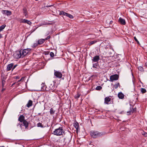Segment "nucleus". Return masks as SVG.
Instances as JSON below:
<instances>
[{
    "mask_svg": "<svg viewBox=\"0 0 147 147\" xmlns=\"http://www.w3.org/2000/svg\"><path fill=\"white\" fill-rule=\"evenodd\" d=\"M105 134L106 133L103 132H100L95 131H92L90 132V135L91 136L94 138H96Z\"/></svg>",
    "mask_w": 147,
    "mask_h": 147,
    "instance_id": "f257e3e1",
    "label": "nucleus"
},
{
    "mask_svg": "<svg viewBox=\"0 0 147 147\" xmlns=\"http://www.w3.org/2000/svg\"><path fill=\"white\" fill-rule=\"evenodd\" d=\"M65 133V131L62 127H59L55 129L53 132V134L57 136H60Z\"/></svg>",
    "mask_w": 147,
    "mask_h": 147,
    "instance_id": "f03ea898",
    "label": "nucleus"
},
{
    "mask_svg": "<svg viewBox=\"0 0 147 147\" xmlns=\"http://www.w3.org/2000/svg\"><path fill=\"white\" fill-rule=\"evenodd\" d=\"M24 116L23 115H21L19 117L18 120L21 123H23L24 125L25 126V128L26 129L28 127V123L27 121L25 120H24Z\"/></svg>",
    "mask_w": 147,
    "mask_h": 147,
    "instance_id": "7ed1b4c3",
    "label": "nucleus"
},
{
    "mask_svg": "<svg viewBox=\"0 0 147 147\" xmlns=\"http://www.w3.org/2000/svg\"><path fill=\"white\" fill-rule=\"evenodd\" d=\"M31 50V49H26L23 50H20V51L22 55V58L27 55Z\"/></svg>",
    "mask_w": 147,
    "mask_h": 147,
    "instance_id": "20e7f679",
    "label": "nucleus"
},
{
    "mask_svg": "<svg viewBox=\"0 0 147 147\" xmlns=\"http://www.w3.org/2000/svg\"><path fill=\"white\" fill-rule=\"evenodd\" d=\"M119 76L118 75L115 74L111 76L110 78V81L111 82L117 80L118 79Z\"/></svg>",
    "mask_w": 147,
    "mask_h": 147,
    "instance_id": "39448f33",
    "label": "nucleus"
},
{
    "mask_svg": "<svg viewBox=\"0 0 147 147\" xmlns=\"http://www.w3.org/2000/svg\"><path fill=\"white\" fill-rule=\"evenodd\" d=\"M14 57L16 59H18L20 58H22V55L20 51H17L15 52L13 54Z\"/></svg>",
    "mask_w": 147,
    "mask_h": 147,
    "instance_id": "423d86ee",
    "label": "nucleus"
},
{
    "mask_svg": "<svg viewBox=\"0 0 147 147\" xmlns=\"http://www.w3.org/2000/svg\"><path fill=\"white\" fill-rule=\"evenodd\" d=\"M54 74L56 77L59 78H61L62 76V74L61 72L55 70H54Z\"/></svg>",
    "mask_w": 147,
    "mask_h": 147,
    "instance_id": "0eeeda50",
    "label": "nucleus"
},
{
    "mask_svg": "<svg viewBox=\"0 0 147 147\" xmlns=\"http://www.w3.org/2000/svg\"><path fill=\"white\" fill-rule=\"evenodd\" d=\"M20 22L22 23H27L29 25H31L32 23L31 22L25 19H21L20 20Z\"/></svg>",
    "mask_w": 147,
    "mask_h": 147,
    "instance_id": "6e6552de",
    "label": "nucleus"
},
{
    "mask_svg": "<svg viewBox=\"0 0 147 147\" xmlns=\"http://www.w3.org/2000/svg\"><path fill=\"white\" fill-rule=\"evenodd\" d=\"M1 12L3 14L6 15L7 16H9L11 14V11L9 10H2Z\"/></svg>",
    "mask_w": 147,
    "mask_h": 147,
    "instance_id": "1a4fd4ad",
    "label": "nucleus"
},
{
    "mask_svg": "<svg viewBox=\"0 0 147 147\" xmlns=\"http://www.w3.org/2000/svg\"><path fill=\"white\" fill-rule=\"evenodd\" d=\"M49 90H52V92H53L54 91L56 87L54 86V82L53 84H50L49 85Z\"/></svg>",
    "mask_w": 147,
    "mask_h": 147,
    "instance_id": "9d476101",
    "label": "nucleus"
},
{
    "mask_svg": "<svg viewBox=\"0 0 147 147\" xmlns=\"http://www.w3.org/2000/svg\"><path fill=\"white\" fill-rule=\"evenodd\" d=\"M119 22L121 24L125 25L126 24V22L125 19L121 18H119Z\"/></svg>",
    "mask_w": 147,
    "mask_h": 147,
    "instance_id": "9b49d317",
    "label": "nucleus"
},
{
    "mask_svg": "<svg viewBox=\"0 0 147 147\" xmlns=\"http://www.w3.org/2000/svg\"><path fill=\"white\" fill-rule=\"evenodd\" d=\"M13 65V63H11L9 64L7 66V71H9L10 70L11 68H12Z\"/></svg>",
    "mask_w": 147,
    "mask_h": 147,
    "instance_id": "f8f14e48",
    "label": "nucleus"
},
{
    "mask_svg": "<svg viewBox=\"0 0 147 147\" xmlns=\"http://www.w3.org/2000/svg\"><path fill=\"white\" fill-rule=\"evenodd\" d=\"M100 59V57L99 56H96L93 57L92 60L93 62H97Z\"/></svg>",
    "mask_w": 147,
    "mask_h": 147,
    "instance_id": "ddd939ff",
    "label": "nucleus"
},
{
    "mask_svg": "<svg viewBox=\"0 0 147 147\" xmlns=\"http://www.w3.org/2000/svg\"><path fill=\"white\" fill-rule=\"evenodd\" d=\"M111 98L109 97H106L105 99V103L106 104H109V102H110Z\"/></svg>",
    "mask_w": 147,
    "mask_h": 147,
    "instance_id": "4468645a",
    "label": "nucleus"
},
{
    "mask_svg": "<svg viewBox=\"0 0 147 147\" xmlns=\"http://www.w3.org/2000/svg\"><path fill=\"white\" fill-rule=\"evenodd\" d=\"M23 13L24 15L26 17V18H27L28 17V15L27 14V10L26 8H24L23 9Z\"/></svg>",
    "mask_w": 147,
    "mask_h": 147,
    "instance_id": "2eb2a0df",
    "label": "nucleus"
},
{
    "mask_svg": "<svg viewBox=\"0 0 147 147\" xmlns=\"http://www.w3.org/2000/svg\"><path fill=\"white\" fill-rule=\"evenodd\" d=\"M118 97L120 99H123L124 97V94L122 92H119L118 94Z\"/></svg>",
    "mask_w": 147,
    "mask_h": 147,
    "instance_id": "dca6fc26",
    "label": "nucleus"
},
{
    "mask_svg": "<svg viewBox=\"0 0 147 147\" xmlns=\"http://www.w3.org/2000/svg\"><path fill=\"white\" fill-rule=\"evenodd\" d=\"M32 101L30 100H29L28 103L26 105L27 107L28 108L32 106Z\"/></svg>",
    "mask_w": 147,
    "mask_h": 147,
    "instance_id": "f3484780",
    "label": "nucleus"
},
{
    "mask_svg": "<svg viewBox=\"0 0 147 147\" xmlns=\"http://www.w3.org/2000/svg\"><path fill=\"white\" fill-rule=\"evenodd\" d=\"M38 45H41L45 42L44 39H40L39 40L37 41Z\"/></svg>",
    "mask_w": 147,
    "mask_h": 147,
    "instance_id": "a211bd4d",
    "label": "nucleus"
},
{
    "mask_svg": "<svg viewBox=\"0 0 147 147\" xmlns=\"http://www.w3.org/2000/svg\"><path fill=\"white\" fill-rule=\"evenodd\" d=\"M18 126H19L22 129H24V127H25V126L24 125L23 122L22 123H19L18 125Z\"/></svg>",
    "mask_w": 147,
    "mask_h": 147,
    "instance_id": "6ab92c4d",
    "label": "nucleus"
},
{
    "mask_svg": "<svg viewBox=\"0 0 147 147\" xmlns=\"http://www.w3.org/2000/svg\"><path fill=\"white\" fill-rule=\"evenodd\" d=\"M38 45L37 41L34 42L31 46L32 48H34L36 47Z\"/></svg>",
    "mask_w": 147,
    "mask_h": 147,
    "instance_id": "aec40b11",
    "label": "nucleus"
},
{
    "mask_svg": "<svg viewBox=\"0 0 147 147\" xmlns=\"http://www.w3.org/2000/svg\"><path fill=\"white\" fill-rule=\"evenodd\" d=\"M50 112L51 115H53L54 114L55 112V110H54L52 108H51L50 110Z\"/></svg>",
    "mask_w": 147,
    "mask_h": 147,
    "instance_id": "412c9836",
    "label": "nucleus"
},
{
    "mask_svg": "<svg viewBox=\"0 0 147 147\" xmlns=\"http://www.w3.org/2000/svg\"><path fill=\"white\" fill-rule=\"evenodd\" d=\"M113 86L115 89H117L120 86V84L119 82H118L117 83L115 84Z\"/></svg>",
    "mask_w": 147,
    "mask_h": 147,
    "instance_id": "4be33fe9",
    "label": "nucleus"
},
{
    "mask_svg": "<svg viewBox=\"0 0 147 147\" xmlns=\"http://www.w3.org/2000/svg\"><path fill=\"white\" fill-rule=\"evenodd\" d=\"M140 91L142 94H144L146 93V89L143 88H141L140 89Z\"/></svg>",
    "mask_w": 147,
    "mask_h": 147,
    "instance_id": "5701e85b",
    "label": "nucleus"
},
{
    "mask_svg": "<svg viewBox=\"0 0 147 147\" xmlns=\"http://www.w3.org/2000/svg\"><path fill=\"white\" fill-rule=\"evenodd\" d=\"M97 41L96 40H94V41H92L90 42V43H89L88 44L89 45H91L93 44H94L96 43L97 42Z\"/></svg>",
    "mask_w": 147,
    "mask_h": 147,
    "instance_id": "b1692460",
    "label": "nucleus"
},
{
    "mask_svg": "<svg viewBox=\"0 0 147 147\" xmlns=\"http://www.w3.org/2000/svg\"><path fill=\"white\" fill-rule=\"evenodd\" d=\"M138 69L140 71L143 72L144 71V69L143 67L141 66H140L138 67Z\"/></svg>",
    "mask_w": 147,
    "mask_h": 147,
    "instance_id": "393cba45",
    "label": "nucleus"
},
{
    "mask_svg": "<svg viewBox=\"0 0 147 147\" xmlns=\"http://www.w3.org/2000/svg\"><path fill=\"white\" fill-rule=\"evenodd\" d=\"M6 25L5 24L3 25L0 26V32L5 27Z\"/></svg>",
    "mask_w": 147,
    "mask_h": 147,
    "instance_id": "a878e982",
    "label": "nucleus"
},
{
    "mask_svg": "<svg viewBox=\"0 0 147 147\" xmlns=\"http://www.w3.org/2000/svg\"><path fill=\"white\" fill-rule=\"evenodd\" d=\"M37 126L38 127H40L42 128H43L44 127H45L43 126V125H42L41 123H38L37 124Z\"/></svg>",
    "mask_w": 147,
    "mask_h": 147,
    "instance_id": "bb28decb",
    "label": "nucleus"
},
{
    "mask_svg": "<svg viewBox=\"0 0 147 147\" xmlns=\"http://www.w3.org/2000/svg\"><path fill=\"white\" fill-rule=\"evenodd\" d=\"M134 109L132 108L131 110L129 111H127V113H128V115H130L131 113H133L134 112Z\"/></svg>",
    "mask_w": 147,
    "mask_h": 147,
    "instance_id": "cd10ccee",
    "label": "nucleus"
},
{
    "mask_svg": "<svg viewBox=\"0 0 147 147\" xmlns=\"http://www.w3.org/2000/svg\"><path fill=\"white\" fill-rule=\"evenodd\" d=\"M98 65V63H95L93 64V67L94 68H97Z\"/></svg>",
    "mask_w": 147,
    "mask_h": 147,
    "instance_id": "c85d7f7f",
    "label": "nucleus"
},
{
    "mask_svg": "<svg viewBox=\"0 0 147 147\" xmlns=\"http://www.w3.org/2000/svg\"><path fill=\"white\" fill-rule=\"evenodd\" d=\"M102 88V87L100 86H98L96 88V89L98 90H100Z\"/></svg>",
    "mask_w": 147,
    "mask_h": 147,
    "instance_id": "c756f323",
    "label": "nucleus"
},
{
    "mask_svg": "<svg viewBox=\"0 0 147 147\" xmlns=\"http://www.w3.org/2000/svg\"><path fill=\"white\" fill-rule=\"evenodd\" d=\"M74 126L77 130L78 127V123H76L74 124Z\"/></svg>",
    "mask_w": 147,
    "mask_h": 147,
    "instance_id": "7c9ffc66",
    "label": "nucleus"
},
{
    "mask_svg": "<svg viewBox=\"0 0 147 147\" xmlns=\"http://www.w3.org/2000/svg\"><path fill=\"white\" fill-rule=\"evenodd\" d=\"M80 97V94H77L75 96V98H79Z\"/></svg>",
    "mask_w": 147,
    "mask_h": 147,
    "instance_id": "2f4dec72",
    "label": "nucleus"
},
{
    "mask_svg": "<svg viewBox=\"0 0 147 147\" xmlns=\"http://www.w3.org/2000/svg\"><path fill=\"white\" fill-rule=\"evenodd\" d=\"M67 17L70 18L72 19V18H73V16L72 15H71L70 14H69V13L68 14V15Z\"/></svg>",
    "mask_w": 147,
    "mask_h": 147,
    "instance_id": "473e14b6",
    "label": "nucleus"
},
{
    "mask_svg": "<svg viewBox=\"0 0 147 147\" xmlns=\"http://www.w3.org/2000/svg\"><path fill=\"white\" fill-rule=\"evenodd\" d=\"M60 14L63 15L64 16L66 13L64 11H61L60 12Z\"/></svg>",
    "mask_w": 147,
    "mask_h": 147,
    "instance_id": "72a5a7b5",
    "label": "nucleus"
},
{
    "mask_svg": "<svg viewBox=\"0 0 147 147\" xmlns=\"http://www.w3.org/2000/svg\"><path fill=\"white\" fill-rule=\"evenodd\" d=\"M50 55L51 57H53L54 56V54L52 52H51L50 53Z\"/></svg>",
    "mask_w": 147,
    "mask_h": 147,
    "instance_id": "f704fd0d",
    "label": "nucleus"
},
{
    "mask_svg": "<svg viewBox=\"0 0 147 147\" xmlns=\"http://www.w3.org/2000/svg\"><path fill=\"white\" fill-rule=\"evenodd\" d=\"M134 39L137 42L138 44H139V42L138 41V40H137V38H136V36H135L134 37Z\"/></svg>",
    "mask_w": 147,
    "mask_h": 147,
    "instance_id": "c9c22d12",
    "label": "nucleus"
},
{
    "mask_svg": "<svg viewBox=\"0 0 147 147\" xmlns=\"http://www.w3.org/2000/svg\"><path fill=\"white\" fill-rule=\"evenodd\" d=\"M50 38V36H49L46 38H45V39H44V40L45 41L46 40H47L49 39Z\"/></svg>",
    "mask_w": 147,
    "mask_h": 147,
    "instance_id": "e433bc0d",
    "label": "nucleus"
},
{
    "mask_svg": "<svg viewBox=\"0 0 147 147\" xmlns=\"http://www.w3.org/2000/svg\"><path fill=\"white\" fill-rule=\"evenodd\" d=\"M5 81L4 80H2V84L3 87V86L5 84Z\"/></svg>",
    "mask_w": 147,
    "mask_h": 147,
    "instance_id": "4c0bfd02",
    "label": "nucleus"
},
{
    "mask_svg": "<svg viewBox=\"0 0 147 147\" xmlns=\"http://www.w3.org/2000/svg\"><path fill=\"white\" fill-rule=\"evenodd\" d=\"M42 89L43 90H46V86H43L42 87Z\"/></svg>",
    "mask_w": 147,
    "mask_h": 147,
    "instance_id": "58836bf2",
    "label": "nucleus"
},
{
    "mask_svg": "<svg viewBox=\"0 0 147 147\" xmlns=\"http://www.w3.org/2000/svg\"><path fill=\"white\" fill-rule=\"evenodd\" d=\"M51 24V23H47V24L43 23L42 24V25H45V24H47V25H50Z\"/></svg>",
    "mask_w": 147,
    "mask_h": 147,
    "instance_id": "ea45409f",
    "label": "nucleus"
},
{
    "mask_svg": "<svg viewBox=\"0 0 147 147\" xmlns=\"http://www.w3.org/2000/svg\"><path fill=\"white\" fill-rule=\"evenodd\" d=\"M16 66H17V65H14L13 67L12 70H13L14 69H15Z\"/></svg>",
    "mask_w": 147,
    "mask_h": 147,
    "instance_id": "a19ab883",
    "label": "nucleus"
},
{
    "mask_svg": "<svg viewBox=\"0 0 147 147\" xmlns=\"http://www.w3.org/2000/svg\"><path fill=\"white\" fill-rule=\"evenodd\" d=\"M15 79H19V77L18 76H16L15 77Z\"/></svg>",
    "mask_w": 147,
    "mask_h": 147,
    "instance_id": "79ce46f5",
    "label": "nucleus"
},
{
    "mask_svg": "<svg viewBox=\"0 0 147 147\" xmlns=\"http://www.w3.org/2000/svg\"><path fill=\"white\" fill-rule=\"evenodd\" d=\"M68 14H69V13H66V14H65V16H67H67H68Z\"/></svg>",
    "mask_w": 147,
    "mask_h": 147,
    "instance_id": "37998d69",
    "label": "nucleus"
},
{
    "mask_svg": "<svg viewBox=\"0 0 147 147\" xmlns=\"http://www.w3.org/2000/svg\"><path fill=\"white\" fill-rule=\"evenodd\" d=\"M113 22L112 21H110L109 23H110V24H112V23Z\"/></svg>",
    "mask_w": 147,
    "mask_h": 147,
    "instance_id": "c03bdc74",
    "label": "nucleus"
},
{
    "mask_svg": "<svg viewBox=\"0 0 147 147\" xmlns=\"http://www.w3.org/2000/svg\"><path fill=\"white\" fill-rule=\"evenodd\" d=\"M22 78H22L20 80H18V82H20L22 80Z\"/></svg>",
    "mask_w": 147,
    "mask_h": 147,
    "instance_id": "a18cd8bd",
    "label": "nucleus"
},
{
    "mask_svg": "<svg viewBox=\"0 0 147 147\" xmlns=\"http://www.w3.org/2000/svg\"><path fill=\"white\" fill-rule=\"evenodd\" d=\"M5 90V89H4V88H3L2 89V91H4V90Z\"/></svg>",
    "mask_w": 147,
    "mask_h": 147,
    "instance_id": "49530a36",
    "label": "nucleus"
},
{
    "mask_svg": "<svg viewBox=\"0 0 147 147\" xmlns=\"http://www.w3.org/2000/svg\"><path fill=\"white\" fill-rule=\"evenodd\" d=\"M1 37V35L0 34V38Z\"/></svg>",
    "mask_w": 147,
    "mask_h": 147,
    "instance_id": "de8ad7c7",
    "label": "nucleus"
},
{
    "mask_svg": "<svg viewBox=\"0 0 147 147\" xmlns=\"http://www.w3.org/2000/svg\"><path fill=\"white\" fill-rule=\"evenodd\" d=\"M0 147H4V146H0Z\"/></svg>",
    "mask_w": 147,
    "mask_h": 147,
    "instance_id": "09e8293b",
    "label": "nucleus"
},
{
    "mask_svg": "<svg viewBox=\"0 0 147 147\" xmlns=\"http://www.w3.org/2000/svg\"><path fill=\"white\" fill-rule=\"evenodd\" d=\"M36 0V1H38V0Z\"/></svg>",
    "mask_w": 147,
    "mask_h": 147,
    "instance_id": "8fccbe9b",
    "label": "nucleus"
}]
</instances>
